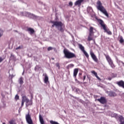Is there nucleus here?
Segmentation results:
<instances>
[{
    "instance_id": "f257e3e1",
    "label": "nucleus",
    "mask_w": 124,
    "mask_h": 124,
    "mask_svg": "<svg viewBox=\"0 0 124 124\" xmlns=\"http://www.w3.org/2000/svg\"><path fill=\"white\" fill-rule=\"evenodd\" d=\"M97 9L99 10L102 13H103L105 16H106L108 18H109V14L107 12L106 9L104 8V7L102 5V3L100 0H98L96 2V6Z\"/></svg>"
},
{
    "instance_id": "f03ea898",
    "label": "nucleus",
    "mask_w": 124,
    "mask_h": 124,
    "mask_svg": "<svg viewBox=\"0 0 124 124\" xmlns=\"http://www.w3.org/2000/svg\"><path fill=\"white\" fill-rule=\"evenodd\" d=\"M63 53L64 55V57L66 58V59H76L77 58V56L75 53L71 52L66 48L64 49Z\"/></svg>"
},
{
    "instance_id": "7ed1b4c3",
    "label": "nucleus",
    "mask_w": 124,
    "mask_h": 124,
    "mask_svg": "<svg viewBox=\"0 0 124 124\" xmlns=\"http://www.w3.org/2000/svg\"><path fill=\"white\" fill-rule=\"evenodd\" d=\"M97 21L101 26V27L103 28V30H105V31L107 32V34H109V35H111V34H112V32L109 31V29H107L106 25L105 24V23H104V22L103 21V20H102V19H98Z\"/></svg>"
},
{
    "instance_id": "20e7f679",
    "label": "nucleus",
    "mask_w": 124,
    "mask_h": 124,
    "mask_svg": "<svg viewBox=\"0 0 124 124\" xmlns=\"http://www.w3.org/2000/svg\"><path fill=\"white\" fill-rule=\"evenodd\" d=\"M106 58L108 62L109 65H110L111 67L112 68H115L116 67V66H115V64H114V63H113V61H112V59L109 56V55H105Z\"/></svg>"
},
{
    "instance_id": "39448f33",
    "label": "nucleus",
    "mask_w": 124,
    "mask_h": 124,
    "mask_svg": "<svg viewBox=\"0 0 124 124\" xmlns=\"http://www.w3.org/2000/svg\"><path fill=\"white\" fill-rule=\"evenodd\" d=\"M78 46H79V49L81 50V51L84 54L85 57H86L87 59H89V54H88L87 52L85 51V47H84V46H83L81 44H79Z\"/></svg>"
},
{
    "instance_id": "423d86ee",
    "label": "nucleus",
    "mask_w": 124,
    "mask_h": 124,
    "mask_svg": "<svg viewBox=\"0 0 124 124\" xmlns=\"http://www.w3.org/2000/svg\"><path fill=\"white\" fill-rule=\"evenodd\" d=\"M52 24H53L52 25V28H54L55 26L56 27H62V22L59 21H51Z\"/></svg>"
},
{
    "instance_id": "0eeeda50",
    "label": "nucleus",
    "mask_w": 124,
    "mask_h": 124,
    "mask_svg": "<svg viewBox=\"0 0 124 124\" xmlns=\"http://www.w3.org/2000/svg\"><path fill=\"white\" fill-rule=\"evenodd\" d=\"M90 55L93 59V60L95 62H98V59H97V57H96V56L94 55V53L93 52V50H91L90 51Z\"/></svg>"
},
{
    "instance_id": "6e6552de",
    "label": "nucleus",
    "mask_w": 124,
    "mask_h": 124,
    "mask_svg": "<svg viewBox=\"0 0 124 124\" xmlns=\"http://www.w3.org/2000/svg\"><path fill=\"white\" fill-rule=\"evenodd\" d=\"M97 100L102 104H105L107 102V100H106V99L104 97H101L100 99H98Z\"/></svg>"
},
{
    "instance_id": "1a4fd4ad",
    "label": "nucleus",
    "mask_w": 124,
    "mask_h": 124,
    "mask_svg": "<svg viewBox=\"0 0 124 124\" xmlns=\"http://www.w3.org/2000/svg\"><path fill=\"white\" fill-rule=\"evenodd\" d=\"M84 1V0H78L75 2V6H81V4H82V2Z\"/></svg>"
},
{
    "instance_id": "9d476101",
    "label": "nucleus",
    "mask_w": 124,
    "mask_h": 124,
    "mask_svg": "<svg viewBox=\"0 0 124 124\" xmlns=\"http://www.w3.org/2000/svg\"><path fill=\"white\" fill-rule=\"evenodd\" d=\"M116 84L119 87H122V88H123V89H124V81L123 80H120L119 81H118L117 82H116Z\"/></svg>"
},
{
    "instance_id": "9b49d317",
    "label": "nucleus",
    "mask_w": 124,
    "mask_h": 124,
    "mask_svg": "<svg viewBox=\"0 0 124 124\" xmlns=\"http://www.w3.org/2000/svg\"><path fill=\"white\" fill-rule=\"evenodd\" d=\"M22 101L26 102V104H28V103L30 102V100L28 99V98L27 97V96L24 95L22 96Z\"/></svg>"
},
{
    "instance_id": "f8f14e48",
    "label": "nucleus",
    "mask_w": 124,
    "mask_h": 124,
    "mask_svg": "<svg viewBox=\"0 0 124 124\" xmlns=\"http://www.w3.org/2000/svg\"><path fill=\"white\" fill-rule=\"evenodd\" d=\"M79 71V69L76 68L74 70V74L73 76L75 77V78H76V77L77 76V74H78V72Z\"/></svg>"
},
{
    "instance_id": "ddd939ff",
    "label": "nucleus",
    "mask_w": 124,
    "mask_h": 124,
    "mask_svg": "<svg viewBox=\"0 0 124 124\" xmlns=\"http://www.w3.org/2000/svg\"><path fill=\"white\" fill-rule=\"evenodd\" d=\"M43 76H45V79H44V82L46 84H47L48 83V81H49V78H48V76H47V74H43Z\"/></svg>"
},
{
    "instance_id": "4468645a",
    "label": "nucleus",
    "mask_w": 124,
    "mask_h": 124,
    "mask_svg": "<svg viewBox=\"0 0 124 124\" xmlns=\"http://www.w3.org/2000/svg\"><path fill=\"white\" fill-rule=\"evenodd\" d=\"M108 95L109 96L112 97L114 96H117V94H116V93L113 92H110L108 93Z\"/></svg>"
},
{
    "instance_id": "2eb2a0df",
    "label": "nucleus",
    "mask_w": 124,
    "mask_h": 124,
    "mask_svg": "<svg viewBox=\"0 0 124 124\" xmlns=\"http://www.w3.org/2000/svg\"><path fill=\"white\" fill-rule=\"evenodd\" d=\"M28 31H30V34H33V33L35 32L34 30L31 28H29L27 29Z\"/></svg>"
},
{
    "instance_id": "dca6fc26",
    "label": "nucleus",
    "mask_w": 124,
    "mask_h": 124,
    "mask_svg": "<svg viewBox=\"0 0 124 124\" xmlns=\"http://www.w3.org/2000/svg\"><path fill=\"white\" fill-rule=\"evenodd\" d=\"M91 73H92V74H94V76H95V77L98 79V80H100V78H99L98 76H97V73L95 72V71H92Z\"/></svg>"
},
{
    "instance_id": "f3484780",
    "label": "nucleus",
    "mask_w": 124,
    "mask_h": 124,
    "mask_svg": "<svg viewBox=\"0 0 124 124\" xmlns=\"http://www.w3.org/2000/svg\"><path fill=\"white\" fill-rule=\"evenodd\" d=\"M119 121L120 122V124H124V118L123 116L120 115L119 116Z\"/></svg>"
},
{
    "instance_id": "a211bd4d",
    "label": "nucleus",
    "mask_w": 124,
    "mask_h": 124,
    "mask_svg": "<svg viewBox=\"0 0 124 124\" xmlns=\"http://www.w3.org/2000/svg\"><path fill=\"white\" fill-rule=\"evenodd\" d=\"M93 34H89L88 39H87L88 41H92V40H93Z\"/></svg>"
},
{
    "instance_id": "6ab92c4d",
    "label": "nucleus",
    "mask_w": 124,
    "mask_h": 124,
    "mask_svg": "<svg viewBox=\"0 0 124 124\" xmlns=\"http://www.w3.org/2000/svg\"><path fill=\"white\" fill-rule=\"evenodd\" d=\"M93 33H94V32H93V27H90L89 29V34L93 35Z\"/></svg>"
},
{
    "instance_id": "aec40b11",
    "label": "nucleus",
    "mask_w": 124,
    "mask_h": 124,
    "mask_svg": "<svg viewBox=\"0 0 124 124\" xmlns=\"http://www.w3.org/2000/svg\"><path fill=\"white\" fill-rule=\"evenodd\" d=\"M24 78H23L21 77L19 80H18V82L20 84V85H23V84H24Z\"/></svg>"
},
{
    "instance_id": "412c9836",
    "label": "nucleus",
    "mask_w": 124,
    "mask_h": 124,
    "mask_svg": "<svg viewBox=\"0 0 124 124\" xmlns=\"http://www.w3.org/2000/svg\"><path fill=\"white\" fill-rule=\"evenodd\" d=\"M74 67V64H70L68 66H66L67 69H69L70 68H72V67Z\"/></svg>"
},
{
    "instance_id": "4be33fe9",
    "label": "nucleus",
    "mask_w": 124,
    "mask_h": 124,
    "mask_svg": "<svg viewBox=\"0 0 124 124\" xmlns=\"http://www.w3.org/2000/svg\"><path fill=\"white\" fill-rule=\"evenodd\" d=\"M9 124H16V123H15V120L14 119H12L9 121Z\"/></svg>"
},
{
    "instance_id": "5701e85b",
    "label": "nucleus",
    "mask_w": 124,
    "mask_h": 124,
    "mask_svg": "<svg viewBox=\"0 0 124 124\" xmlns=\"http://www.w3.org/2000/svg\"><path fill=\"white\" fill-rule=\"evenodd\" d=\"M119 42L121 44H123L124 42V38H123V36H120V39L119 40Z\"/></svg>"
},
{
    "instance_id": "b1692460",
    "label": "nucleus",
    "mask_w": 124,
    "mask_h": 124,
    "mask_svg": "<svg viewBox=\"0 0 124 124\" xmlns=\"http://www.w3.org/2000/svg\"><path fill=\"white\" fill-rule=\"evenodd\" d=\"M59 27H60V29L58 28V30H59L60 31H61V32H63V31H64V30H63V28L62 27V26Z\"/></svg>"
},
{
    "instance_id": "393cba45",
    "label": "nucleus",
    "mask_w": 124,
    "mask_h": 124,
    "mask_svg": "<svg viewBox=\"0 0 124 124\" xmlns=\"http://www.w3.org/2000/svg\"><path fill=\"white\" fill-rule=\"evenodd\" d=\"M56 65L58 67V69H61V66H60V63H56Z\"/></svg>"
},
{
    "instance_id": "a878e982",
    "label": "nucleus",
    "mask_w": 124,
    "mask_h": 124,
    "mask_svg": "<svg viewBox=\"0 0 124 124\" xmlns=\"http://www.w3.org/2000/svg\"><path fill=\"white\" fill-rule=\"evenodd\" d=\"M23 48V46H19L16 48V50H19L20 49H22Z\"/></svg>"
},
{
    "instance_id": "bb28decb",
    "label": "nucleus",
    "mask_w": 124,
    "mask_h": 124,
    "mask_svg": "<svg viewBox=\"0 0 124 124\" xmlns=\"http://www.w3.org/2000/svg\"><path fill=\"white\" fill-rule=\"evenodd\" d=\"M51 50H53V47L49 46L47 48V50L48 51H51Z\"/></svg>"
},
{
    "instance_id": "cd10ccee",
    "label": "nucleus",
    "mask_w": 124,
    "mask_h": 124,
    "mask_svg": "<svg viewBox=\"0 0 124 124\" xmlns=\"http://www.w3.org/2000/svg\"><path fill=\"white\" fill-rule=\"evenodd\" d=\"M19 99V95H16L15 96V100H18Z\"/></svg>"
},
{
    "instance_id": "c85d7f7f",
    "label": "nucleus",
    "mask_w": 124,
    "mask_h": 124,
    "mask_svg": "<svg viewBox=\"0 0 124 124\" xmlns=\"http://www.w3.org/2000/svg\"><path fill=\"white\" fill-rule=\"evenodd\" d=\"M87 10H88V11H89L90 10H93V8H92L91 7H88L87 8Z\"/></svg>"
},
{
    "instance_id": "c756f323",
    "label": "nucleus",
    "mask_w": 124,
    "mask_h": 124,
    "mask_svg": "<svg viewBox=\"0 0 124 124\" xmlns=\"http://www.w3.org/2000/svg\"><path fill=\"white\" fill-rule=\"evenodd\" d=\"M69 5L70 6H72V5H73V3H72V2H70Z\"/></svg>"
},
{
    "instance_id": "7c9ffc66",
    "label": "nucleus",
    "mask_w": 124,
    "mask_h": 124,
    "mask_svg": "<svg viewBox=\"0 0 124 124\" xmlns=\"http://www.w3.org/2000/svg\"><path fill=\"white\" fill-rule=\"evenodd\" d=\"M79 76V78L80 79H82V77H81V76H82V73H79V74H78Z\"/></svg>"
},
{
    "instance_id": "2f4dec72",
    "label": "nucleus",
    "mask_w": 124,
    "mask_h": 124,
    "mask_svg": "<svg viewBox=\"0 0 124 124\" xmlns=\"http://www.w3.org/2000/svg\"><path fill=\"white\" fill-rule=\"evenodd\" d=\"M24 103H25V102H24V101H22L21 107H23V106H24Z\"/></svg>"
},
{
    "instance_id": "473e14b6",
    "label": "nucleus",
    "mask_w": 124,
    "mask_h": 124,
    "mask_svg": "<svg viewBox=\"0 0 124 124\" xmlns=\"http://www.w3.org/2000/svg\"><path fill=\"white\" fill-rule=\"evenodd\" d=\"M2 61H3V59H2V58L0 57V63Z\"/></svg>"
},
{
    "instance_id": "72a5a7b5",
    "label": "nucleus",
    "mask_w": 124,
    "mask_h": 124,
    "mask_svg": "<svg viewBox=\"0 0 124 124\" xmlns=\"http://www.w3.org/2000/svg\"><path fill=\"white\" fill-rule=\"evenodd\" d=\"M108 80H109V81H111L112 80V78L111 77H108Z\"/></svg>"
},
{
    "instance_id": "f704fd0d",
    "label": "nucleus",
    "mask_w": 124,
    "mask_h": 124,
    "mask_svg": "<svg viewBox=\"0 0 124 124\" xmlns=\"http://www.w3.org/2000/svg\"><path fill=\"white\" fill-rule=\"evenodd\" d=\"M85 80H86V75L83 76V81H85Z\"/></svg>"
},
{
    "instance_id": "c9c22d12",
    "label": "nucleus",
    "mask_w": 124,
    "mask_h": 124,
    "mask_svg": "<svg viewBox=\"0 0 124 124\" xmlns=\"http://www.w3.org/2000/svg\"><path fill=\"white\" fill-rule=\"evenodd\" d=\"M31 104H32V101L31 102H30V104H28V106H29V105H31Z\"/></svg>"
},
{
    "instance_id": "e433bc0d",
    "label": "nucleus",
    "mask_w": 124,
    "mask_h": 124,
    "mask_svg": "<svg viewBox=\"0 0 124 124\" xmlns=\"http://www.w3.org/2000/svg\"><path fill=\"white\" fill-rule=\"evenodd\" d=\"M0 31L1 30H0ZM1 36H2V33H0V37H1Z\"/></svg>"
},
{
    "instance_id": "4c0bfd02",
    "label": "nucleus",
    "mask_w": 124,
    "mask_h": 124,
    "mask_svg": "<svg viewBox=\"0 0 124 124\" xmlns=\"http://www.w3.org/2000/svg\"><path fill=\"white\" fill-rule=\"evenodd\" d=\"M114 116H117V114L114 113Z\"/></svg>"
},
{
    "instance_id": "58836bf2",
    "label": "nucleus",
    "mask_w": 124,
    "mask_h": 124,
    "mask_svg": "<svg viewBox=\"0 0 124 124\" xmlns=\"http://www.w3.org/2000/svg\"><path fill=\"white\" fill-rule=\"evenodd\" d=\"M2 124H6L5 123H3Z\"/></svg>"
},
{
    "instance_id": "ea45409f",
    "label": "nucleus",
    "mask_w": 124,
    "mask_h": 124,
    "mask_svg": "<svg viewBox=\"0 0 124 124\" xmlns=\"http://www.w3.org/2000/svg\"><path fill=\"white\" fill-rule=\"evenodd\" d=\"M124 124V123H121V124Z\"/></svg>"
},
{
    "instance_id": "a19ab883",
    "label": "nucleus",
    "mask_w": 124,
    "mask_h": 124,
    "mask_svg": "<svg viewBox=\"0 0 124 124\" xmlns=\"http://www.w3.org/2000/svg\"><path fill=\"white\" fill-rule=\"evenodd\" d=\"M77 80V79L76 78V81Z\"/></svg>"
}]
</instances>
